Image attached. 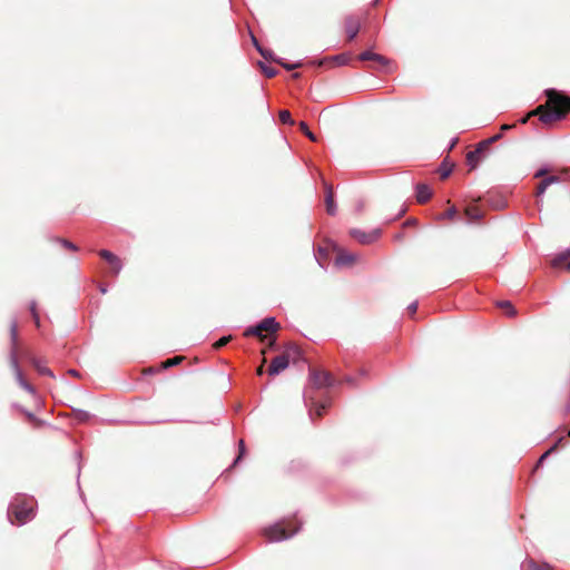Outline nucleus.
I'll return each mask as SVG.
<instances>
[{
	"label": "nucleus",
	"instance_id": "1",
	"mask_svg": "<svg viewBox=\"0 0 570 570\" xmlns=\"http://www.w3.org/2000/svg\"><path fill=\"white\" fill-rule=\"evenodd\" d=\"M544 95L550 109L544 110L543 106H539L532 114L540 112L539 119L546 125L562 120L570 111V97L552 88L546 89Z\"/></svg>",
	"mask_w": 570,
	"mask_h": 570
},
{
	"label": "nucleus",
	"instance_id": "2",
	"mask_svg": "<svg viewBox=\"0 0 570 570\" xmlns=\"http://www.w3.org/2000/svg\"><path fill=\"white\" fill-rule=\"evenodd\" d=\"M10 341H11V347H10V354H9V361L10 366L14 373L16 380L18 384L28 393L36 395V389L29 384L19 366L18 362V323L17 321H12L10 324Z\"/></svg>",
	"mask_w": 570,
	"mask_h": 570
},
{
	"label": "nucleus",
	"instance_id": "3",
	"mask_svg": "<svg viewBox=\"0 0 570 570\" xmlns=\"http://www.w3.org/2000/svg\"><path fill=\"white\" fill-rule=\"evenodd\" d=\"M35 504L32 498L18 495L8 508V518L14 517L19 524H24L35 517Z\"/></svg>",
	"mask_w": 570,
	"mask_h": 570
},
{
	"label": "nucleus",
	"instance_id": "4",
	"mask_svg": "<svg viewBox=\"0 0 570 570\" xmlns=\"http://www.w3.org/2000/svg\"><path fill=\"white\" fill-rule=\"evenodd\" d=\"M292 527V521L285 522H276L275 524L265 529L264 534L271 542H277L282 540H286L297 533L301 529V523L297 524L294 529L289 530Z\"/></svg>",
	"mask_w": 570,
	"mask_h": 570
},
{
	"label": "nucleus",
	"instance_id": "5",
	"mask_svg": "<svg viewBox=\"0 0 570 570\" xmlns=\"http://www.w3.org/2000/svg\"><path fill=\"white\" fill-rule=\"evenodd\" d=\"M278 328H279V323L276 321L275 317L269 316V317L262 320L256 325L247 327L244 332V336H246V337L247 336H257L261 340H264V337H265L263 335L264 331L268 332V333H275L278 331Z\"/></svg>",
	"mask_w": 570,
	"mask_h": 570
},
{
	"label": "nucleus",
	"instance_id": "6",
	"mask_svg": "<svg viewBox=\"0 0 570 570\" xmlns=\"http://www.w3.org/2000/svg\"><path fill=\"white\" fill-rule=\"evenodd\" d=\"M309 381L316 389L330 387L335 384V379L325 371L309 370Z\"/></svg>",
	"mask_w": 570,
	"mask_h": 570
},
{
	"label": "nucleus",
	"instance_id": "7",
	"mask_svg": "<svg viewBox=\"0 0 570 570\" xmlns=\"http://www.w3.org/2000/svg\"><path fill=\"white\" fill-rule=\"evenodd\" d=\"M350 235L356 239L358 243L363 244V245H368V244H372L374 243L375 240L379 239V237L381 236V230L380 229H374L370 233H366V232H363L361 229H357V228H353L350 230Z\"/></svg>",
	"mask_w": 570,
	"mask_h": 570
},
{
	"label": "nucleus",
	"instance_id": "8",
	"mask_svg": "<svg viewBox=\"0 0 570 570\" xmlns=\"http://www.w3.org/2000/svg\"><path fill=\"white\" fill-rule=\"evenodd\" d=\"M487 150L488 142H480L474 150L468 153L466 161L472 169L475 168L479 165V163L483 159Z\"/></svg>",
	"mask_w": 570,
	"mask_h": 570
},
{
	"label": "nucleus",
	"instance_id": "9",
	"mask_svg": "<svg viewBox=\"0 0 570 570\" xmlns=\"http://www.w3.org/2000/svg\"><path fill=\"white\" fill-rule=\"evenodd\" d=\"M288 365H289L288 355H286V354L277 355L271 362V365L268 367V374L272 376L277 375L285 368H287Z\"/></svg>",
	"mask_w": 570,
	"mask_h": 570
},
{
	"label": "nucleus",
	"instance_id": "10",
	"mask_svg": "<svg viewBox=\"0 0 570 570\" xmlns=\"http://www.w3.org/2000/svg\"><path fill=\"white\" fill-rule=\"evenodd\" d=\"M361 28V19L357 16L351 14L345 18V32L350 41H352L358 33Z\"/></svg>",
	"mask_w": 570,
	"mask_h": 570
},
{
	"label": "nucleus",
	"instance_id": "11",
	"mask_svg": "<svg viewBox=\"0 0 570 570\" xmlns=\"http://www.w3.org/2000/svg\"><path fill=\"white\" fill-rule=\"evenodd\" d=\"M99 256L104 258L112 268L115 275H118L122 268L120 258L107 249L99 250Z\"/></svg>",
	"mask_w": 570,
	"mask_h": 570
},
{
	"label": "nucleus",
	"instance_id": "12",
	"mask_svg": "<svg viewBox=\"0 0 570 570\" xmlns=\"http://www.w3.org/2000/svg\"><path fill=\"white\" fill-rule=\"evenodd\" d=\"M358 59L362 61H374L380 65L381 69L385 68L389 63V60L384 56L375 53L371 50L361 52Z\"/></svg>",
	"mask_w": 570,
	"mask_h": 570
},
{
	"label": "nucleus",
	"instance_id": "13",
	"mask_svg": "<svg viewBox=\"0 0 570 570\" xmlns=\"http://www.w3.org/2000/svg\"><path fill=\"white\" fill-rule=\"evenodd\" d=\"M325 189V205L328 215L334 216L336 214V204L334 202V191L331 184L324 181Z\"/></svg>",
	"mask_w": 570,
	"mask_h": 570
},
{
	"label": "nucleus",
	"instance_id": "14",
	"mask_svg": "<svg viewBox=\"0 0 570 570\" xmlns=\"http://www.w3.org/2000/svg\"><path fill=\"white\" fill-rule=\"evenodd\" d=\"M570 261V247L557 253L551 259V266L553 268H566Z\"/></svg>",
	"mask_w": 570,
	"mask_h": 570
},
{
	"label": "nucleus",
	"instance_id": "15",
	"mask_svg": "<svg viewBox=\"0 0 570 570\" xmlns=\"http://www.w3.org/2000/svg\"><path fill=\"white\" fill-rule=\"evenodd\" d=\"M357 259V256L353 253L340 249L335 258V265L337 267H344L352 265Z\"/></svg>",
	"mask_w": 570,
	"mask_h": 570
},
{
	"label": "nucleus",
	"instance_id": "16",
	"mask_svg": "<svg viewBox=\"0 0 570 570\" xmlns=\"http://www.w3.org/2000/svg\"><path fill=\"white\" fill-rule=\"evenodd\" d=\"M432 196V190L426 184H417L415 187V197L417 203L424 204Z\"/></svg>",
	"mask_w": 570,
	"mask_h": 570
},
{
	"label": "nucleus",
	"instance_id": "17",
	"mask_svg": "<svg viewBox=\"0 0 570 570\" xmlns=\"http://www.w3.org/2000/svg\"><path fill=\"white\" fill-rule=\"evenodd\" d=\"M30 363L33 365V367L37 370V372L40 375H46V376L55 377L52 371L45 365L42 360H40V358H38L36 356H31L30 357Z\"/></svg>",
	"mask_w": 570,
	"mask_h": 570
},
{
	"label": "nucleus",
	"instance_id": "18",
	"mask_svg": "<svg viewBox=\"0 0 570 570\" xmlns=\"http://www.w3.org/2000/svg\"><path fill=\"white\" fill-rule=\"evenodd\" d=\"M327 403H315L314 407L309 409L308 414L311 420H314V415L322 416L327 409Z\"/></svg>",
	"mask_w": 570,
	"mask_h": 570
},
{
	"label": "nucleus",
	"instance_id": "19",
	"mask_svg": "<svg viewBox=\"0 0 570 570\" xmlns=\"http://www.w3.org/2000/svg\"><path fill=\"white\" fill-rule=\"evenodd\" d=\"M465 215L471 220H480L482 218V216H483L482 212L476 206H469L465 209Z\"/></svg>",
	"mask_w": 570,
	"mask_h": 570
},
{
	"label": "nucleus",
	"instance_id": "20",
	"mask_svg": "<svg viewBox=\"0 0 570 570\" xmlns=\"http://www.w3.org/2000/svg\"><path fill=\"white\" fill-rule=\"evenodd\" d=\"M497 305H498V307L504 309L505 314L510 317H512L517 314V311L510 301H500V302H498Z\"/></svg>",
	"mask_w": 570,
	"mask_h": 570
},
{
	"label": "nucleus",
	"instance_id": "21",
	"mask_svg": "<svg viewBox=\"0 0 570 570\" xmlns=\"http://www.w3.org/2000/svg\"><path fill=\"white\" fill-rule=\"evenodd\" d=\"M278 117H279L281 122L284 125H293L294 124L292 115L288 110H285V109L281 110L278 114Z\"/></svg>",
	"mask_w": 570,
	"mask_h": 570
},
{
	"label": "nucleus",
	"instance_id": "22",
	"mask_svg": "<svg viewBox=\"0 0 570 570\" xmlns=\"http://www.w3.org/2000/svg\"><path fill=\"white\" fill-rule=\"evenodd\" d=\"M274 62L281 65L286 70H294V69H297V68L302 67V62L301 61H297V62H294V63H287V62H284L283 59H281V58L274 59Z\"/></svg>",
	"mask_w": 570,
	"mask_h": 570
},
{
	"label": "nucleus",
	"instance_id": "23",
	"mask_svg": "<svg viewBox=\"0 0 570 570\" xmlns=\"http://www.w3.org/2000/svg\"><path fill=\"white\" fill-rule=\"evenodd\" d=\"M263 73L267 77V78H273L277 75V70L273 67H269L263 62H258Z\"/></svg>",
	"mask_w": 570,
	"mask_h": 570
},
{
	"label": "nucleus",
	"instance_id": "24",
	"mask_svg": "<svg viewBox=\"0 0 570 570\" xmlns=\"http://www.w3.org/2000/svg\"><path fill=\"white\" fill-rule=\"evenodd\" d=\"M257 51L259 52V55L266 59V60H272L274 61V59H277V57H275V55L273 53L272 50L269 49H265L263 48L262 46H257Z\"/></svg>",
	"mask_w": 570,
	"mask_h": 570
},
{
	"label": "nucleus",
	"instance_id": "25",
	"mask_svg": "<svg viewBox=\"0 0 570 570\" xmlns=\"http://www.w3.org/2000/svg\"><path fill=\"white\" fill-rule=\"evenodd\" d=\"M562 442V438H559L557 440V442L548 450L546 451L538 460V463L537 465H540L546 459L547 456L550 455V453H552L553 451H556V449L558 448V445Z\"/></svg>",
	"mask_w": 570,
	"mask_h": 570
},
{
	"label": "nucleus",
	"instance_id": "26",
	"mask_svg": "<svg viewBox=\"0 0 570 570\" xmlns=\"http://www.w3.org/2000/svg\"><path fill=\"white\" fill-rule=\"evenodd\" d=\"M75 417L79 422H87L91 419V414L85 410H76L75 411Z\"/></svg>",
	"mask_w": 570,
	"mask_h": 570
},
{
	"label": "nucleus",
	"instance_id": "27",
	"mask_svg": "<svg viewBox=\"0 0 570 570\" xmlns=\"http://www.w3.org/2000/svg\"><path fill=\"white\" fill-rule=\"evenodd\" d=\"M30 313L32 315L36 326L39 328L40 327V317H39V314L37 311V303L35 301H32L30 303Z\"/></svg>",
	"mask_w": 570,
	"mask_h": 570
},
{
	"label": "nucleus",
	"instance_id": "28",
	"mask_svg": "<svg viewBox=\"0 0 570 570\" xmlns=\"http://www.w3.org/2000/svg\"><path fill=\"white\" fill-rule=\"evenodd\" d=\"M299 128L302 130V132L308 138L311 139L312 141H315L316 140V136L308 129V126L306 125V122L304 121H301L299 122Z\"/></svg>",
	"mask_w": 570,
	"mask_h": 570
},
{
	"label": "nucleus",
	"instance_id": "29",
	"mask_svg": "<svg viewBox=\"0 0 570 570\" xmlns=\"http://www.w3.org/2000/svg\"><path fill=\"white\" fill-rule=\"evenodd\" d=\"M181 360H183V357H180V356H175V357L167 358L165 362H163V367L164 368H169V367H173L175 365H178L181 362Z\"/></svg>",
	"mask_w": 570,
	"mask_h": 570
},
{
	"label": "nucleus",
	"instance_id": "30",
	"mask_svg": "<svg viewBox=\"0 0 570 570\" xmlns=\"http://www.w3.org/2000/svg\"><path fill=\"white\" fill-rule=\"evenodd\" d=\"M326 257H327V250L325 248H323V247H318L317 248V253L315 254V258L318 262L321 267L324 266L322 261L326 259Z\"/></svg>",
	"mask_w": 570,
	"mask_h": 570
},
{
	"label": "nucleus",
	"instance_id": "31",
	"mask_svg": "<svg viewBox=\"0 0 570 570\" xmlns=\"http://www.w3.org/2000/svg\"><path fill=\"white\" fill-rule=\"evenodd\" d=\"M230 340H232L230 335L223 336L218 341H216L213 346H214L215 350H219L223 346H225L227 343H229Z\"/></svg>",
	"mask_w": 570,
	"mask_h": 570
},
{
	"label": "nucleus",
	"instance_id": "32",
	"mask_svg": "<svg viewBox=\"0 0 570 570\" xmlns=\"http://www.w3.org/2000/svg\"><path fill=\"white\" fill-rule=\"evenodd\" d=\"M458 212H456V208L455 207H450L446 212H444L440 218L444 219H454V217L456 216Z\"/></svg>",
	"mask_w": 570,
	"mask_h": 570
},
{
	"label": "nucleus",
	"instance_id": "33",
	"mask_svg": "<svg viewBox=\"0 0 570 570\" xmlns=\"http://www.w3.org/2000/svg\"><path fill=\"white\" fill-rule=\"evenodd\" d=\"M550 185L544 180V178L540 181V184L538 185V188H537V197H541L543 196V194L546 193L547 188L549 187Z\"/></svg>",
	"mask_w": 570,
	"mask_h": 570
},
{
	"label": "nucleus",
	"instance_id": "34",
	"mask_svg": "<svg viewBox=\"0 0 570 570\" xmlns=\"http://www.w3.org/2000/svg\"><path fill=\"white\" fill-rule=\"evenodd\" d=\"M244 453H245V444H244V441H243V440H240V441H239V453H238V455L235 458V460H234V462H233V465H236V464L242 460V458H243Z\"/></svg>",
	"mask_w": 570,
	"mask_h": 570
},
{
	"label": "nucleus",
	"instance_id": "35",
	"mask_svg": "<svg viewBox=\"0 0 570 570\" xmlns=\"http://www.w3.org/2000/svg\"><path fill=\"white\" fill-rule=\"evenodd\" d=\"M531 567H533L534 570H553V568L549 563H542L540 566H537L533 561L530 562Z\"/></svg>",
	"mask_w": 570,
	"mask_h": 570
},
{
	"label": "nucleus",
	"instance_id": "36",
	"mask_svg": "<svg viewBox=\"0 0 570 570\" xmlns=\"http://www.w3.org/2000/svg\"><path fill=\"white\" fill-rule=\"evenodd\" d=\"M544 180H546L549 185H552V184L560 183V181H561V177H560V176H556V175H551V176H547V177H544Z\"/></svg>",
	"mask_w": 570,
	"mask_h": 570
},
{
	"label": "nucleus",
	"instance_id": "37",
	"mask_svg": "<svg viewBox=\"0 0 570 570\" xmlns=\"http://www.w3.org/2000/svg\"><path fill=\"white\" fill-rule=\"evenodd\" d=\"M332 60L336 61L338 65H345L347 62V57L344 55H337L334 56Z\"/></svg>",
	"mask_w": 570,
	"mask_h": 570
},
{
	"label": "nucleus",
	"instance_id": "38",
	"mask_svg": "<svg viewBox=\"0 0 570 570\" xmlns=\"http://www.w3.org/2000/svg\"><path fill=\"white\" fill-rule=\"evenodd\" d=\"M61 244H62V246H63L65 248H68V249H70V250H77V249H78L77 245H75L73 243H71V242H69V240H67V239H62V240H61Z\"/></svg>",
	"mask_w": 570,
	"mask_h": 570
},
{
	"label": "nucleus",
	"instance_id": "39",
	"mask_svg": "<svg viewBox=\"0 0 570 570\" xmlns=\"http://www.w3.org/2000/svg\"><path fill=\"white\" fill-rule=\"evenodd\" d=\"M452 169L451 168H446V167H441L440 168V176L442 179H445L450 176Z\"/></svg>",
	"mask_w": 570,
	"mask_h": 570
},
{
	"label": "nucleus",
	"instance_id": "40",
	"mask_svg": "<svg viewBox=\"0 0 570 570\" xmlns=\"http://www.w3.org/2000/svg\"><path fill=\"white\" fill-rule=\"evenodd\" d=\"M547 173H548V168L542 167V168H540V169H538L535 171L534 178H542L543 179L546 177Z\"/></svg>",
	"mask_w": 570,
	"mask_h": 570
},
{
	"label": "nucleus",
	"instance_id": "41",
	"mask_svg": "<svg viewBox=\"0 0 570 570\" xmlns=\"http://www.w3.org/2000/svg\"><path fill=\"white\" fill-rule=\"evenodd\" d=\"M407 311L411 315L415 314L416 311H417V302H412L409 306H407Z\"/></svg>",
	"mask_w": 570,
	"mask_h": 570
},
{
	"label": "nucleus",
	"instance_id": "42",
	"mask_svg": "<svg viewBox=\"0 0 570 570\" xmlns=\"http://www.w3.org/2000/svg\"><path fill=\"white\" fill-rule=\"evenodd\" d=\"M21 411H22V413H24V415H26L30 421L36 420V416H35V414H33V413H31V412H29V411H27V410H21Z\"/></svg>",
	"mask_w": 570,
	"mask_h": 570
},
{
	"label": "nucleus",
	"instance_id": "43",
	"mask_svg": "<svg viewBox=\"0 0 570 570\" xmlns=\"http://www.w3.org/2000/svg\"><path fill=\"white\" fill-rule=\"evenodd\" d=\"M500 137H501L500 135H495L488 140H483L482 142H488V146H489L490 144L497 141Z\"/></svg>",
	"mask_w": 570,
	"mask_h": 570
},
{
	"label": "nucleus",
	"instance_id": "44",
	"mask_svg": "<svg viewBox=\"0 0 570 570\" xmlns=\"http://www.w3.org/2000/svg\"><path fill=\"white\" fill-rule=\"evenodd\" d=\"M415 224H416V220H415L414 218H410V219H407V220L404 223V225H405V226L415 225Z\"/></svg>",
	"mask_w": 570,
	"mask_h": 570
},
{
	"label": "nucleus",
	"instance_id": "45",
	"mask_svg": "<svg viewBox=\"0 0 570 570\" xmlns=\"http://www.w3.org/2000/svg\"><path fill=\"white\" fill-rule=\"evenodd\" d=\"M68 373L72 376H79V373L77 370H69Z\"/></svg>",
	"mask_w": 570,
	"mask_h": 570
},
{
	"label": "nucleus",
	"instance_id": "46",
	"mask_svg": "<svg viewBox=\"0 0 570 570\" xmlns=\"http://www.w3.org/2000/svg\"><path fill=\"white\" fill-rule=\"evenodd\" d=\"M99 291H100V293L106 294L107 287L105 285H99Z\"/></svg>",
	"mask_w": 570,
	"mask_h": 570
},
{
	"label": "nucleus",
	"instance_id": "47",
	"mask_svg": "<svg viewBox=\"0 0 570 570\" xmlns=\"http://www.w3.org/2000/svg\"><path fill=\"white\" fill-rule=\"evenodd\" d=\"M252 40H253V45L257 49V46H261L259 42L257 41V39L254 36L252 37Z\"/></svg>",
	"mask_w": 570,
	"mask_h": 570
},
{
	"label": "nucleus",
	"instance_id": "48",
	"mask_svg": "<svg viewBox=\"0 0 570 570\" xmlns=\"http://www.w3.org/2000/svg\"><path fill=\"white\" fill-rule=\"evenodd\" d=\"M346 382L347 383H351V384H354V379H352L351 376L346 377Z\"/></svg>",
	"mask_w": 570,
	"mask_h": 570
},
{
	"label": "nucleus",
	"instance_id": "49",
	"mask_svg": "<svg viewBox=\"0 0 570 570\" xmlns=\"http://www.w3.org/2000/svg\"><path fill=\"white\" fill-rule=\"evenodd\" d=\"M404 213H405V209L403 208V209H401V212L399 213V215H397V216L400 217V216H402Z\"/></svg>",
	"mask_w": 570,
	"mask_h": 570
},
{
	"label": "nucleus",
	"instance_id": "50",
	"mask_svg": "<svg viewBox=\"0 0 570 570\" xmlns=\"http://www.w3.org/2000/svg\"><path fill=\"white\" fill-rule=\"evenodd\" d=\"M76 456H77L78 460H80L81 454L79 452H76Z\"/></svg>",
	"mask_w": 570,
	"mask_h": 570
},
{
	"label": "nucleus",
	"instance_id": "51",
	"mask_svg": "<svg viewBox=\"0 0 570 570\" xmlns=\"http://www.w3.org/2000/svg\"><path fill=\"white\" fill-rule=\"evenodd\" d=\"M80 470H81V466H80V462L78 463V475L80 474Z\"/></svg>",
	"mask_w": 570,
	"mask_h": 570
},
{
	"label": "nucleus",
	"instance_id": "52",
	"mask_svg": "<svg viewBox=\"0 0 570 570\" xmlns=\"http://www.w3.org/2000/svg\"><path fill=\"white\" fill-rule=\"evenodd\" d=\"M458 139H454L453 141H451V147H453L455 145Z\"/></svg>",
	"mask_w": 570,
	"mask_h": 570
},
{
	"label": "nucleus",
	"instance_id": "53",
	"mask_svg": "<svg viewBox=\"0 0 570 570\" xmlns=\"http://www.w3.org/2000/svg\"><path fill=\"white\" fill-rule=\"evenodd\" d=\"M293 77H294V78H298V77H299V73H298V72H296V73H294V75H293Z\"/></svg>",
	"mask_w": 570,
	"mask_h": 570
},
{
	"label": "nucleus",
	"instance_id": "54",
	"mask_svg": "<svg viewBox=\"0 0 570 570\" xmlns=\"http://www.w3.org/2000/svg\"><path fill=\"white\" fill-rule=\"evenodd\" d=\"M567 269L570 271V261L567 264Z\"/></svg>",
	"mask_w": 570,
	"mask_h": 570
},
{
	"label": "nucleus",
	"instance_id": "55",
	"mask_svg": "<svg viewBox=\"0 0 570 570\" xmlns=\"http://www.w3.org/2000/svg\"><path fill=\"white\" fill-rule=\"evenodd\" d=\"M568 435L570 436V429H569Z\"/></svg>",
	"mask_w": 570,
	"mask_h": 570
}]
</instances>
